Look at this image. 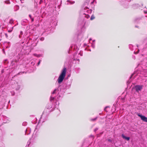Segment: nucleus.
<instances>
[{"label": "nucleus", "mask_w": 147, "mask_h": 147, "mask_svg": "<svg viewBox=\"0 0 147 147\" xmlns=\"http://www.w3.org/2000/svg\"><path fill=\"white\" fill-rule=\"evenodd\" d=\"M80 56H82V55H81V54H80Z\"/></svg>", "instance_id": "22"}, {"label": "nucleus", "mask_w": 147, "mask_h": 147, "mask_svg": "<svg viewBox=\"0 0 147 147\" xmlns=\"http://www.w3.org/2000/svg\"><path fill=\"white\" fill-rule=\"evenodd\" d=\"M40 61H39L38 62V65H39V64H40Z\"/></svg>", "instance_id": "16"}, {"label": "nucleus", "mask_w": 147, "mask_h": 147, "mask_svg": "<svg viewBox=\"0 0 147 147\" xmlns=\"http://www.w3.org/2000/svg\"><path fill=\"white\" fill-rule=\"evenodd\" d=\"M31 19L32 22H33L34 21V19L33 18H32V19Z\"/></svg>", "instance_id": "17"}, {"label": "nucleus", "mask_w": 147, "mask_h": 147, "mask_svg": "<svg viewBox=\"0 0 147 147\" xmlns=\"http://www.w3.org/2000/svg\"><path fill=\"white\" fill-rule=\"evenodd\" d=\"M77 60H78V61H79V59H77Z\"/></svg>", "instance_id": "23"}, {"label": "nucleus", "mask_w": 147, "mask_h": 147, "mask_svg": "<svg viewBox=\"0 0 147 147\" xmlns=\"http://www.w3.org/2000/svg\"><path fill=\"white\" fill-rule=\"evenodd\" d=\"M66 71V68H64L62 70L61 74L59 75L57 80L58 83L59 84H60L63 81L65 77Z\"/></svg>", "instance_id": "1"}, {"label": "nucleus", "mask_w": 147, "mask_h": 147, "mask_svg": "<svg viewBox=\"0 0 147 147\" xmlns=\"http://www.w3.org/2000/svg\"><path fill=\"white\" fill-rule=\"evenodd\" d=\"M11 93L12 95H14L15 94V93L14 92H11Z\"/></svg>", "instance_id": "12"}, {"label": "nucleus", "mask_w": 147, "mask_h": 147, "mask_svg": "<svg viewBox=\"0 0 147 147\" xmlns=\"http://www.w3.org/2000/svg\"><path fill=\"white\" fill-rule=\"evenodd\" d=\"M57 89H55V90L53 91L52 94H55V92L56 91H57Z\"/></svg>", "instance_id": "9"}, {"label": "nucleus", "mask_w": 147, "mask_h": 147, "mask_svg": "<svg viewBox=\"0 0 147 147\" xmlns=\"http://www.w3.org/2000/svg\"><path fill=\"white\" fill-rule=\"evenodd\" d=\"M29 16L30 17V18L31 19H32V17H31V15H29Z\"/></svg>", "instance_id": "18"}, {"label": "nucleus", "mask_w": 147, "mask_h": 147, "mask_svg": "<svg viewBox=\"0 0 147 147\" xmlns=\"http://www.w3.org/2000/svg\"><path fill=\"white\" fill-rule=\"evenodd\" d=\"M107 108H108V107H106L105 109V111L106 112H107V111L106 110V109Z\"/></svg>", "instance_id": "15"}, {"label": "nucleus", "mask_w": 147, "mask_h": 147, "mask_svg": "<svg viewBox=\"0 0 147 147\" xmlns=\"http://www.w3.org/2000/svg\"><path fill=\"white\" fill-rule=\"evenodd\" d=\"M95 41V40H94L93 41V42L92 43V47L94 48L95 47V43L94 42Z\"/></svg>", "instance_id": "6"}, {"label": "nucleus", "mask_w": 147, "mask_h": 147, "mask_svg": "<svg viewBox=\"0 0 147 147\" xmlns=\"http://www.w3.org/2000/svg\"><path fill=\"white\" fill-rule=\"evenodd\" d=\"M68 1L69 3L70 4H72L74 3H75L74 1L71 2L70 1Z\"/></svg>", "instance_id": "10"}, {"label": "nucleus", "mask_w": 147, "mask_h": 147, "mask_svg": "<svg viewBox=\"0 0 147 147\" xmlns=\"http://www.w3.org/2000/svg\"><path fill=\"white\" fill-rule=\"evenodd\" d=\"M138 116L140 117L141 119L144 121L147 122V117L138 114Z\"/></svg>", "instance_id": "2"}, {"label": "nucleus", "mask_w": 147, "mask_h": 147, "mask_svg": "<svg viewBox=\"0 0 147 147\" xmlns=\"http://www.w3.org/2000/svg\"><path fill=\"white\" fill-rule=\"evenodd\" d=\"M135 27H138L137 26H136Z\"/></svg>", "instance_id": "20"}, {"label": "nucleus", "mask_w": 147, "mask_h": 147, "mask_svg": "<svg viewBox=\"0 0 147 147\" xmlns=\"http://www.w3.org/2000/svg\"><path fill=\"white\" fill-rule=\"evenodd\" d=\"M97 130V129H95V131H96Z\"/></svg>", "instance_id": "19"}, {"label": "nucleus", "mask_w": 147, "mask_h": 147, "mask_svg": "<svg viewBox=\"0 0 147 147\" xmlns=\"http://www.w3.org/2000/svg\"><path fill=\"white\" fill-rule=\"evenodd\" d=\"M54 99V97H52V96H51V98H50L51 100H53Z\"/></svg>", "instance_id": "11"}, {"label": "nucleus", "mask_w": 147, "mask_h": 147, "mask_svg": "<svg viewBox=\"0 0 147 147\" xmlns=\"http://www.w3.org/2000/svg\"><path fill=\"white\" fill-rule=\"evenodd\" d=\"M13 27H12L10 29H9V28H8L7 29V30H8V32H11L12 31L13 29Z\"/></svg>", "instance_id": "5"}, {"label": "nucleus", "mask_w": 147, "mask_h": 147, "mask_svg": "<svg viewBox=\"0 0 147 147\" xmlns=\"http://www.w3.org/2000/svg\"><path fill=\"white\" fill-rule=\"evenodd\" d=\"M97 118H96L94 119H91V120L92 121H94L95 120H96V119Z\"/></svg>", "instance_id": "13"}, {"label": "nucleus", "mask_w": 147, "mask_h": 147, "mask_svg": "<svg viewBox=\"0 0 147 147\" xmlns=\"http://www.w3.org/2000/svg\"><path fill=\"white\" fill-rule=\"evenodd\" d=\"M121 136L122 138L125 139L127 141H129L130 140V138L129 137H126L124 134H122L121 135Z\"/></svg>", "instance_id": "4"}, {"label": "nucleus", "mask_w": 147, "mask_h": 147, "mask_svg": "<svg viewBox=\"0 0 147 147\" xmlns=\"http://www.w3.org/2000/svg\"><path fill=\"white\" fill-rule=\"evenodd\" d=\"M44 39L43 38H40V40L41 41H43V40H44Z\"/></svg>", "instance_id": "14"}, {"label": "nucleus", "mask_w": 147, "mask_h": 147, "mask_svg": "<svg viewBox=\"0 0 147 147\" xmlns=\"http://www.w3.org/2000/svg\"><path fill=\"white\" fill-rule=\"evenodd\" d=\"M135 88L136 91L138 92L142 89V85H136L135 86Z\"/></svg>", "instance_id": "3"}, {"label": "nucleus", "mask_w": 147, "mask_h": 147, "mask_svg": "<svg viewBox=\"0 0 147 147\" xmlns=\"http://www.w3.org/2000/svg\"><path fill=\"white\" fill-rule=\"evenodd\" d=\"M34 55L36 56L37 57H40L42 56V55H40V54L37 55V54H34Z\"/></svg>", "instance_id": "7"}, {"label": "nucleus", "mask_w": 147, "mask_h": 147, "mask_svg": "<svg viewBox=\"0 0 147 147\" xmlns=\"http://www.w3.org/2000/svg\"><path fill=\"white\" fill-rule=\"evenodd\" d=\"M139 50H138V52H137V53H138V52H139Z\"/></svg>", "instance_id": "21"}, {"label": "nucleus", "mask_w": 147, "mask_h": 147, "mask_svg": "<svg viewBox=\"0 0 147 147\" xmlns=\"http://www.w3.org/2000/svg\"><path fill=\"white\" fill-rule=\"evenodd\" d=\"M95 17L94 16H92L90 18V20H92Z\"/></svg>", "instance_id": "8"}]
</instances>
